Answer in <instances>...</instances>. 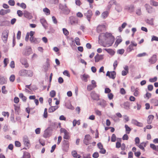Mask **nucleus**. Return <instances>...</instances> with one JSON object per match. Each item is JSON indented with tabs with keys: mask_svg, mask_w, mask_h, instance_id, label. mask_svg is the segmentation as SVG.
<instances>
[{
	"mask_svg": "<svg viewBox=\"0 0 158 158\" xmlns=\"http://www.w3.org/2000/svg\"><path fill=\"white\" fill-rule=\"evenodd\" d=\"M69 23L72 25H74L77 24L78 23V19L74 16H71L69 18Z\"/></svg>",
	"mask_w": 158,
	"mask_h": 158,
	"instance_id": "obj_3",
	"label": "nucleus"
},
{
	"mask_svg": "<svg viewBox=\"0 0 158 158\" xmlns=\"http://www.w3.org/2000/svg\"><path fill=\"white\" fill-rule=\"evenodd\" d=\"M69 134L68 132H66V133L64 134V135L63 137L64 138L66 139H69L70 137L69 135Z\"/></svg>",
	"mask_w": 158,
	"mask_h": 158,
	"instance_id": "obj_44",
	"label": "nucleus"
},
{
	"mask_svg": "<svg viewBox=\"0 0 158 158\" xmlns=\"http://www.w3.org/2000/svg\"><path fill=\"white\" fill-rule=\"evenodd\" d=\"M145 7L147 12L149 13H152L155 12V10H153L152 7L150 6L148 4H146L145 5Z\"/></svg>",
	"mask_w": 158,
	"mask_h": 158,
	"instance_id": "obj_10",
	"label": "nucleus"
},
{
	"mask_svg": "<svg viewBox=\"0 0 158 158\" xmlns=\"http://www.w3.org/2000/svg\"><path fill=\"white\" fill-rule=\"evenodd\" d=\"M124 9L129 12H131L134 11V7L133 5H127L125 6Z\"/></svg>",
	"mask_w": 158,
	"mask_h": 158,
	"instance_id": "obj_13",
	"label": "nucleus"
},
{
	"mask_svg": "<svg viewBox=\"0 0 158 158\" xmlns=\"http://www.w3.org/2000/svg\"><path fill=\"white\" fill-rule=\"evenodd\" d=\"M157 80V77H154L153 78L149 79V81L151 82H153L156 81Z\"/></svg>",
	"mask_w": 158,
	"mask_h": 158,
	"instance_id": "obj_55",
	"label": "nucleus"
},
{
	"mask_svg": "<svg viewBox=\"0 0 158 158\" xmlns=\"http://www.w3.org/2000/svg\"><path fill=\"white\" fill-rule=\"evenodd\" d=\"M122 107L124 108L126 110H129L130 109V103L128 102H124L123 104L121 105Z\"/></svg>",
	"mask_w": 158,
	"mask_h": 158,
	"instance_id": "obj_16",
	"label": "nucleus"
},
{
	"mask_svg": "<svg viewBox=\"0 0 158 158\" xmlns=\"http://www.w3.org/2000/svg\"><path fill=\"white\" fill-rule=\"evenodd\" d=\"M90 96L92 99L94 100L98 101L99 100V95L96 94L94 91H93L91 92Z\"/></svg>",
	"mask_w": 158,
	"mask_h": 158,
	"instance_id": "obj_8",
	"label": "nucleus"
},
{
	"mask_svg": "<svg viewBox=\"0 0 158 158\" xmlns=\"http://www.w3.org/2000/svg\"><path fill=\"white\" fill-rule=\"evenodd\" d=\"M125 127L126 129V133L127 134H129L131 130V128L129 127H128L127 125L126 124L125 125Z\"/></svg>",
	"mask_w": 158,
	"mask_h": 158,
	"instance_id": "obj_37",
	"label": "nucleus"
},
{
	"mask_svg": "<svg viewBox=\"0 0 158 158\" xmlns=\"http://www.w3.org/2000/svg\"><path fill=\"white\" fill-rule=\"evenodd\" d=\"M135 144L136 146H138L139 143V139L138 137H136L135 139Z\"/></svg>",
	"mask_w": 158,
	"mask_h": 158,
	"instance_id": "obj_58",
	"label": "nucleus"
},
{
	"mask_svg": "<svg viewBox=\"0 0 158 158\" xmlns=\"http://www.w3.org/2000/svg\"><path fill=\"white\" fill-rule=\"evenodd\" d=\"M95 111L97 115L99 116H101L102 115L101 112L100 111L98 110H95Z\"/></svg>",
	"mask_w": 158,
	"mask_h": 158,
	"instance_id": "obj_64",
	"label": "nucleus"
},
{
	"mask_svg": "<svg viewBox=\"0 0 158 158\" xmlns=\"http://www.w3.org/2000/svg\"><path fill=\"white\" fill-rule=\"evenodd\" d=\"M19 97L20 98L22 99V100L23 102H25L26 101L27 99V98L23 95V94L21 93H20L19 94Z\"/></svg>",
	"mask_w": 158,
	"mask_h": 158,
	"instance_id": "obj_38",
	"label": "nucleus"
},
{
	"mask_svg": "<svg viewBox=\"0 0 158 158\" xmlns=\"http://www.w3.org/2000/svg\"><path fill=\"white\" fill-rule=\"evenodd\" d=\"M154 118V116L152 115H149L147 119V123L148 124H150L152 123V120Z\"/></svg>",
	"mask_w": 158,
	"mask_h": 158,
	"instance_id": "obj_32",
	"label": "nucleus"
},
{
	"mask_svg": "<svg viewBox=\"0 0 158 158\" xmlns=\"http://www.w3.org/2000/svg\"><path fill=\"white\" fill-rule=\"evenodd\" d=\"M81 77L82 81L86 82L88 81L87 78L89 77V76L88 75L84 74L82 76H81Z\"/></svg>",
	"mask_w": 158,
	"mask_h": 158,
	"instance_id": "obj_28",
	"label": "nucleus"
},
{
	"mask_svg": "<svg viewBox=\"0 0 158 158\" xmlns=\"http://www.w3.org/2000/svg\"><path fill=\"white\" fill-rule=\"evenodd\" d=\"M106 76H108L110 78L112 79H114L115 77L116 73L114 71L111 72L108 71L106 74Z\"/></svg>",
	"mask_w": 158,
	"mask_h": 158,
	"instance_id": "obj_9",
	"label": "nucleus"
},
{
	"mask_svg": "<svg viewBox=\"0 0 158 158\" xmlns=\"http://www.w3.org/2000/svg\"><path fill=\"white\" fill-rule=\"evenodd\" d=\"M148 55L145 52H143L141 53H139L137 55V56L138 57H141L143 56H147Z\"/></svg>",
	"mask_w": 158,
	"mask_h": 158,
	"instance_id": "obj_53",
	"label": "nucleus"
},
{
	"mask_svg": "<svg viewBox=\"0 0 158 158\" xmlns=\"http://www.w3.org/2000/svg\"><path fill=\"white\" fill-rule=\"evenodd\" d=\"M139 89L138 88H136V90L134 91V92L133 94L135 96V97L138 96L139 95Z\"/></svg>",
	"mask_w": 158,
	"mask_h": 158,
	"instance_id": "obj_43",
	"label": "nucleus"
},
{
	"mask_svg": "<svg viewBox=\"0 0 158 158\" xmlns=\"http://www.w3.org/2000/svg\"><path fill=\"white\" fill-rule=\"evenodd\" d=\"M95 87V85H89L87 86V89L88 91H90L94 88Z\"/></svg>",
	"mask_w": 158,
	"mask_h": 158,
	"instance_id": "obj_41",
	"label": "nucleus"
},
{
	"mask_svg": "<svg viewBox=\"0 0 158 158\" xmlns=\"http://www.w3.org/2000/svg\"><path fill=\"white\" fill-rule=\"evenodd\" d=\"M150 147L153 150L158 152V146H156L153 144L151 143L150 144Z\"/></svg>",
	"mask_w": 158,
	"mask_h": 158,
	"instance_id": "obj_34",
	"label": "nucleus"
},
{
	"mask_svg": "<svg viewBox=\"0 0 158 158\" xmlns=\"http://www.w3.org/2000/svg\"><path fill=\"white\" fill-rule=\"evenodd\" d=\"M27 70L22 69L19 71V75L21 76H24L27 75Z\"/></svg>",
	"mask_w": 158,
	"mask_h": 158,
	"instance_id": "obj_31",
	"label": "nucleus"
},
{
	"mask_svg": "<svg viewBox=\"0 0 158 158\" xmlns=\"http://www.w3.org/2000/svg\"><path fill=\"white\" fill-rule=\"evenodd\" d=\"M150 4L151 5L153 6H158V2L155 1L154 0H151Z\"/></svg>",
	"mask_w": 158,
	"mask_h": 158,
	"instance_id": "obj_36",
	"label": "nucleus"
},
{
	"mask_svg": "<svg viewBox=\"0 0 158 158\" xmlns=\"http://www.w3.org/2000/svg\"><path fill=\"white\" fill-rule=\"evenodd\" d=\"M115 9L116 11L119 12L122 11V9L121 5L118 3H117L115 5Z\"/></svg>",
	"mask_w": 158,
	"mask_h": 158,
	"instance_id": "obj_25",
	"label": "nucleus"
},
{
	"mask_svg": "<svg viewBox=\"0 0 158 158\" xmlns=\"http://www.w3.org/2000/svg\"><path fill=\"white\" fill-rule=\"evenodd\" d=\"M23 15L25 18L29 19H31L33 17L31 13L26 10L24 11Z\"/></svg>",
	"mask_w": 158,
	"mask_h": 158,
	"instance_id": "obj_14",
	"label": "nucleus"
},
{
	"mask_svg": "<svg viewBox=\"0 0 158 158\" xmlns=\"http://www.w3.org/2000/svg\"><path fill=\"white\" fill-rule=\"evenodd\" d=\"M146 146V143L143 142L141 143L140 144H138L137 146L141 149L144 150L145 149L144 148Z\"/></svg>",
	"mask_w": 158,
	"mask_h": 158,
	"instance_id": "obj_29",
	"label": "nucleus"
},
{
	"mask_svg": "<svg viewBox=\"0 0 158 158\" xmlns=\"http://www.w3.org/2000/svg\"><path fill=\"white\" fill-rule=\"evenodd\" d=\"M10 9L4 10L2 9L0 10V15H4L7 13L10 12Z\"/></svg>",
	"mask_w": 158,
	"mask_h": 158,
	"instance_id": "obj_21",
	"label": "nucleus"
},
{
	"mask_svg": "<svg viewBox=\"0 0 158 158\" xmlns=\"http://www.w3.org/2000/svg\"><path fill=\"white\" fill-rule=\"evenodd\" d=\"M114 41V38L112 34L108 33H102L98 37L100 44L104 47L111 46Z\"/></svg>",
	"mask_w": 158,
	"mask_h": 158,
	"instance_id": "obj_1",
	"label": "nucleus"
},
{
	"mask_svg": "<svg viewBox=\"0 0 158 158\" xmlns=\"http://www.w3.org/2000/svg\"><path fill=\"white\" fill-rule=\"evenodd\" d=\"M116 140V135L114 134H113L111 138V141L112 142H114Z\"/></svg>",
	"mask_w": 158,
	"mask_h": 158,
	"instance_id": "obj_56",
	"label": "nucleus"
},
{
	"mask_svg": "<svg viewBox=\"0 0 158 158\" xmlns=\"http://www.w3.org/2000/svg\"><path fill=\"white\" fill-rule=\"evenodd\" d=\"M105 27V25H99L97 27V30L98 33L101 32L104 29Z\"/></svg>",
	"mask_w": 158,
	"mask_h": 158,
	"instance_id": "obj_26",
	"label": "nucleus"
},
{
	"mask_svg": "<svg viewBox=\"0 0 158 158\" xmlns=\"http://www.w3.org/2000/svg\"><path fill=\"white\" fill-rule=\"evenodd\" d=\"M9 31L7 30H6L3 31L2 32V38L4 42H6L7 41L8 34Z\"/></svg>",
	"mask_w": 158,
	"mask_h": 158,
	"instance_id": "obj_4",
	"label": "nucleus"
},
{
	"mask_svg": "<svg viewBox=\"0 0 158 158\" xmlns=\"http://www.w3.org/2000/svg\"><path fill=\"white\" fill-rule=\"evenodd\" d=\"M40 22L44 28L46 29L48 27V24L46 20L44 19H40Z\"/></svg>",
	"mask_w": 158,
	"mask_h": 158,
	"instance_id": "obj_22",
	"label": "nucleus"
},
{
	"mask_svg": "<svg viewBox=\"0 0 158 158\" xmlns=\"http://www.w3.org/2000/svg\"><path fill=\"white\" fill-rule=\"evenodd\" d=\"M146 21L147 23L151 25H153V19H148L146 20Z\"/></svg>",
	"mask_w": 158,
	"mask_h": 158,
	"instance_id": "obj_42",
	"label": "nucleus"
},
{
	"mask_svg": "<svg viewBox=\"0 0 158 158\" xmlns=\"http://www.w3.org/2000/svg\"><path fill=\"white\" fill-rule=\"evenodd\" d=\"M2 93L4 94H6L7 93V91L6 90V87L5 86H2Z\"/></svg>",
	"mask_w": 158,
	"mask_h": 158,
	"instance_id": "obj_59",
	"label": "nucleus"
},
{
	"mask_svg": "<svg viewBox=\"0 0 158 158\" xmlns=\"http://www.w3.org/2000/svg\"><path fill=\"white\" fill-rule=\"evenodd\" d=\"M23 141L25 146L29 148L30 146V141L28 137L27 136H24L23 138Z\"/></svg>",
	"mask_w": 158,
	"mask_h": 158,
	"instance_id": "obj_6",
	"label": "nucleus"
},
{
	"mask_svg": "<svg viewBox=\"0 0 158 158\" xmlns=\"http://www.w3.org/2000/svg\"><path fill=\"white\" fill-rule=\"evenodd\" d=\"M92 138L89 135H85L84 139L83 140L84 143L86 145H88L91 144L90 140Z\"/></svg>",
	"mask_w": 158,
	"mask_h": 158,
	"instance_id": "obj_7",
	"label": "nucleus"
},
{
	"mask_svg": "<svg viewBox=\"0 0 158 158\" xmlns=\"http://www.w3.org/2000/svg\"><path fill=\"white\" fill-rule=\"evenodd\" d=\"M104 50L106 51L111 56L114 55L115 53V51L111 49L104 48Z\"/></svg>",
	"mask_w": 158,
	"mask_h": 158,
	"instance_id": "obj_24",
	"label": "nucleus"
},
{
	"mask_svg": "<svg viewBox=\"0 0 158 158\" xmlns=\"http://www.w3.org/2000/svg\"><path fill=\"white\" fill-rule=\"evenodd\" d=\"M152 94L148 92H147L146 94L144 95V98H147V99H149L151 97Z\"/></svg>",
	"mask_w": 158,
	"mask_h": 158,
	"instance_id": "obj_47",
	"label": "nucleus"
},
{
	"mask_svg": "<svg viewBox=\"0 0 158 158\" xmlns=\"http://www.w3.org/2000/svg\"><path fill=\"white\" fill-rule=\"evenodd\" d=\"M43 11L44 13L47 15H49L50 14V10L47 8H45L43 9Z\"/></svg>",
	"mask_w": 158,
	"mask_h": 158,
	"instance_id": "obj_35",
	"label": "nucleus"
},
{
	"mask_svg": "<svg viewBox=\"0 0 158 158\" xmlns=\"http://www.w3.org/2000/svg\"><path fill=\"white\" fill-rule=\"evenodd\" d=\"M14 109L16 112L18 114L19 112L20 108L19 107L15 105H14Z\"/></svg>",
	"mask_w": 158,
	"mask_h": 158,
	"instance_id": "obj_52",
	"label": "nucleus"
},
{
	"mask_svg": "<svg viewBox=\"0 0 158 158\" xmlns=\"http://www.w3.org/2000/svg\"><path fill=\"white\" fill-rule=\"evenodd\" d=\"M15 79V77L14 75H11L9 78L10 81L12 82L14 81Z\"/></svg>",
	"mask_w": 158,
	"mask_h": 158,
	"instance_id": "obj_48",
	"label": "nucleus"
},
{
	"mask_svg": "<svg viewBox=\"0 0 158 158\" xmlns=\"http://www.w3.org/2000/svg\"><path fill=\"white\" fill-rule=\"evenodd\" d=\"M3 62L4 64V67H6L9 62L8 59L6 58H5Z\"/></svg>",
	"mask_w": 158,
	"mask_h": 158,
	"instance_id": "obj_51",
	"label": "nucleus"
},
{
	"mask_svg": "<svg viewBox=\"0 0 158 158\" xmlns=\"http://www.w3.org/2000/svg\"><path fill=\"white\" fill-rule=\"evenodd\" d=\"M33 72L32 71L29 70H27V75L28 77H31L33 76Z\"/></svg>",
	"mask_w": 158,
	"mask_h": 158,
	"instance_id": "obj_46",
	"label": "nucleus"
},
{
	"mask_svg": "<svg viewBox=\"0 0 158 158\" xmlns=\"http://www.w3.org/2000/svg\"><path fill=\"white\" fill-rule=\"evenodd\" d=\"M108 14L109 13L107 11L104 12L102 14V16L103 19H105L107 17Z\"/></svg>",
	"mask_w": 158,
	"mask_h": 158,
	"instance_id": "obj_40",
	"label": "nucleus"
},
{
	"mask_svg": "<svg viewBox=\"0 0 158 158\" xmlns=\"http://www.w3.org/2000/svg\"><path fill=\"white\" fill-rule=\"evenodd\" d=\"M76 44L78 46L80 45L81 44L80 42V40L78 37H76L75 39Z\"/></svg>",
	"mask_w": 158,
	"mask_h": 158,
	"instance_id": "obj_49",
	"label": "nucleus"
},
{
	"mask_svg": "<svg viewBox=\"0 0 158 158\" xmlns=\"http://www.w3.org/2000/svg\"><path fill=\"white\" fill-rule=\"evenodd\" d=\"M62 10L64 13L66 14H69L70 12V9L68 8L65 4L63 6Z\"/></svg>",
	"mask_w": 158,
	"mask_h": 158,
	"instance_id": "obj_20",
	"label": "nucleus"
},
{
	"mask_svg": "<svg viewBox=\"0 0 158 158\" xmlns=\"http://www.w3.org/2000/svg\"><path fill=\"white\" fill-rule=\"evenodd\" d=\"M9 5L11 6H14L15 5V2L13 0H10L8 2Z\"/></svg>",
	"mask_w": 158,
	"mask_h": 158,
	"instance_id": "obj_54",
	"label": "nucleus"
},
{
	"mask_svg": "<svg viewBox=\"0 0 158 158\" xmlns=\"http://www.w3.org/2000/svg\"><path fill=\"white\" fill-rule=\"evenodd\" d=\"M72 153L73 156L75 158H81V156L79 155L78 154L76 151H72Z\"/></svg>",
	"mask_w": 158,
	"mask_h": 158,
	"instance_id": "obj_30",
	"label": "nucleus"
},
{
	"mask_svg": "<svg viewBox=\"0 0 158 158\" xmlns=\"http://www.w3.org/2000/svg\"><path fill=\"white\" fill-rule=\"evenodd\" d=\"M30 154L27 152H24L22 158H30Z\"/></svg>",
	"mask_w": 158,
	"mask_h": 158,
	"instance_id": "obj_39",
	"label": "nucleus"
},
{
	"mask_svg": "<svg viewBox=\"0 0 158 158\" xmlns=\"http://www.w3.org/2000/svg\"><path fill=\"white\" fill-rule=\"evenodd\" d=\"M157 60L156 56L153 55L149 59V62L151 64H154L156 63Z\"/></svg>",
	"mask_w": 158,
	"mask_h": 158,
	"instance_id": "obj_15",
	"label": "nucleus"
},
{
	"mask_svg": "<svg viewBox=\"0 0 158 158\" xmlns=\"http://www.w3.org/2000/svg\"><path fill=\"white\" fill-rule=\"evenodd\" d=\"M30 40L31 43L34 44H37L39 42L40 40L39 39H36L34 37H30Z\"/></svg>",
	"mask_w": 158,
	"mask_h": 158,
	"instance_id": "obj_19",
	"label": "nucleus"
},
{
	"mask_svg": "<svg viewBox=\"0 0 158 158\" xmlns=\"http://www.w3.org/2000/svg\"><path fill=\"white\" fill-rule=\"evenodd\" d=\"M150 102L154 106H158V100L156 99H151Z\"/></svg>",
	"mask_w": 158,
	"mask_h": 158,
	"instance_id": "obj_33",
	"label": "nucleus"
},
{
	"mask_svg": "<svg viewBox=\"0 0 158 158\" xmlns=\"http://www.w3.org/2000/svg\"><path fill=\"white\" fill-rule=\"evenodd\" d=\"M122 41V40L121 39H117L115 43V44L116 45V46H117L118 44Z\"/></svg>",
	"mask_w": 158,
	"mask_h": 158,
	"instance_id": "obj_62",
	"label": "nucleus"
},
{
	"mask_svg": "<svg viewBox=\"0 0 158 158\" xmlns=\"http://www.w3.org/2000/svg\"><path fill=\"white\" fill-rule=\"evenodd\" d=\"M124 51L125 50L123 49H121L118 50L117 52L118 54L122 55L124 53Z\"/></svg>",
	"mask_w": 158,
	"mask_h": 158,
	"instance_id": "obj_45",
	"label": "nucleus"
},
{
	"mask_svg": "<svg viewBox=\"0 0 158 158\" xmlns=\"http://www.w3.org/2000/svg\"><path fill=\"white\" fill-rule=\"evenodd\" d=\"M99 156V154L98 152H96L94 153L92 155V156L94 158H97Z\"/></svg>",
	"mask_w": 158,
	"mask_h": 158,
	"instance_id": "obj_61",
	"label": "nucleus"
},
{
	"mask_svg": "<svg viewBox=\"0 0 158 158\" xmlns=\"http://www.w3.org/2000/svg\"><path fill=\"white\" fill-rule=\"evenodd\" d=\"M132 124L139 127L143 126V124L141 123L138 122L137 120L135 119H132L131 120Z\"/></svg>",
	"mask_w": 158,
	"mask_h": 158,
	"instance_id": "obj_17",
	"label": "nucleus"
},
{
	"mask_svg": "<svg viewBox=\"0 0 158 158\" xmlns=\"http://www.w3.org/2000/svg\"><path fill=\"white\" fill-rule=\"evenodd\" d=\"M56 92L54 90H52L50 93V95L51 97H54L56 95Z\"/></svg>",
	"mask_w": 158,
	"mask_h": 158,
	"instance_id": "obj_50",
	"label": "nucleus"
},
{
	"mask_svg": "<svg viewBox=\"0 0 158 158\" xmlns=\"http://www.w3.org/2000/svg\"><path fill=\"white\" fill-rule=\"evenodd\" d=\"M103 59V55H99L98 54L94 56L95 61L96 62H98L99 60H102Z\"/></svg>",
	"mask_w": 158,
	"mask_h": 158,
	"instance_id": "obj_18",
	"label": "nucleus"
},
{
	"mask_svg": "<svg viewBox=\"0 0 158 158\" xmlns=\"http://www.w3.org/2000/svg\"><path fill=\"white\" fill-rule=\"evenodd\" d=\"M32 52L31 48L27 47L23 50V54L25 56H28L31 54Z\"/></svg>",
	"mask_w": 158,
	"mask_h": 158,
	"instance_id": "obj_5",
	"label": "nucleus"
},
{
	"mask_svg": "<svg viewBox=\"0 0 158 158\" xmlns=\"http://www.w3.org/2000/svg\"><path fill=\"white\" fill-rule=\"evenodd\" d=\"M7 83V79L4 77H0V84L3 85Z\"/></svg>",
	"mask_w": 158,
	"mask_h": 158,
	"instance_id": "obj_27",
	"label": "nucleus"
},
{
	"mask_svg": "<svg viewBox=\"0 0 158 158\" xmlns=\"http://www.w3.org/2000/svg\"><path fill=\"white\" fill-rule=\"evenodd\" d=\"M117 2L115 0H111L109 2V4L112 6L113 4L116 5Z\"/></svg>",
	"mask_w": 158,
	"mask_h": 158,
	"instance_id": "obj_57",
	"label": "nucleus"
},
{
	"mask_svg": "<svg viewBox=\"0 0 158 158\" xmlns=\"http://www.w3.org/2000/svg\"><path fill=\"white\" fill-rule=\"evenodd\" d=\"M98 105L100 106L102 108H104L107 106V104L106 101L103 99L101 100L98 103Z\"/></svg>",
	"mask_w": 158,
	"mask_h": 158,
	"instance_id": "obj_11",
	"label": "nucleus"
},
{
	"mask_svg": "<svg viewBox=\"0 0 158 158\" xmlns=\"http://www.w3.org/2000/svg\"><path fill=\"white\" fill-rule=\"evenodd\" d=\"M85 15L86 17L87 20L89 22L90 21V19L92 15V13L91 10H88L87 12L85 14Z\"/></svg>",
	"mask_w": 158,
	"mask_h": 158,
	"instance_id": "obj_12",
	"label": "nucleus"
},
{
	"mask_svg": "<svg viewBox=\"0 0 158 158\" xmlns=\"http://www.w3.org/2000/svg\"><path fill=\"white\" fill-rule=\"evenodd\" d=\"M20 61L21 64L24 65L26 68L28 66V64L27 63V61L26 59L25 58H22L21 59Z\"/></svg>",
	"mask_w": 158,
	"mask_h": 158,
	"instance_id": "obj_23",
	"label": "nucleus"
},
{
	"mask_svg": "<svg viewBox=\"0 0 158 158\" xmlns=\"http://www.w3.org/2000/svg\"><path fill=\"white\" fill-rule=\"evenodd\" d=\"M17 14L18 16L21 17L22 16L23 13L22 11L20 10H18L17 11Z\"/></svg>",
	"mask_w": 158,
	"mask_h": 158,
	"instance_id": "obj_63",
	"label": "nucleus"
},
{
	"mask_svg": "<svg viewBox=\"0 0 158 158\" xmlns=\"http://www.w3.org/2000/svg\"><path fill=\"white\" fill-rule=\"evenodd\" d=\"M63 33L65 35H68L69 34V31H68V30L65 28H64L63 29Z\"/></svg>",
	"mask_w": 158,
	"mask_h": 158,
	"instance_id": "obj_60",
	"label": "nucleus"
},
{
	"mask_svg": "<svg viewBox=\"0 0 158 158\" xmlns=\"http://www.w3.org/2000/svg\"><path fill=\"white\" fill-rule=\"evenodd\" d=\"M137 45V44L134 41H132L131 42V44L127 48L126 51L127 52H130L132 50H134L133 46L136 47Z\"/></svg>",
	"mask_w": 158,
	"mask_h": 158,
	"instance_id": "obj_2",
	"label": "nucleus"
}]
</instances>
